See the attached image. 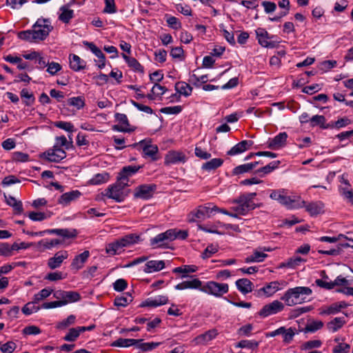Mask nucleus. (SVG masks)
Segmentation results:
<instances>
[{"mask_svg": "<svg viewBox=\"0 0 353 353\" xmlns=\"http://www.w3.org/2000/svg\"><path fill=\"white\" fill-rule=\"evenodd\" d=\"M312 294V290L309 287L297 286L290 288L283 294L281 299L288 306H294L302 304L310 301L308 298Z\"/></svg>", "mask_w": 353, "mask_h": 353, "instance_id": "f257e3e1", "label": "nucleus"}, {"mask_svg": "<svg viewBox=\"0 0 353 353\" xmlns=\"http://www.w3.org/2000/svg\"><path fill=\"white\" fill-rule=\"evenodd\" d=\"M188 236V233L186 230L176 228L169 229L156 236V249L159 248H168L172 241L176 239L184 240Z\"/></svg>", "mask_w": 353, "mask_h": 353, "instance_id": "f03ea898", "label": "nucleus"}, {"mask_svg": "<svg viewBox=\"0 0 353 353\" xmlns=\"http://www.w3.org/2000/svg\"><path fill=\"white\" fill-rule=\"evenodd\" d=\"M256 196V192L241 195L232 202V210L240 215H245L249 211L256 208V205L253 201Z\"/></svg>", "mask_w": 353, "mask_h": 353, "instance_id": "7ed1b4c3", "label": "nucleus"}, {"mask_svg": "<svg viewBox=\"0 0 353 353\" xmlns=\"http://www.w3.org/2000/svg\"><path fill=\"white\" fill-rule=\"evenodd\" d=\"M128 183L117 176L115 183L110 185L105 190L104 196L117 202H122L128 195L127 187Z\"/></svg>", "mask_w": 353, "mask_h": 353, "instance_id": "20e7f679", "label": "nucleus"}, {"mask_svg": "<svg viewBox=\"0 0 353 353\" xmlns=\"http://www.w3.org/2000/svg\"><path fill=\"white\" fill-rule=\"evenodd\" d=\"M201 291L215 297H221L228 292L229 285L227 283L210 281L206 282L204 285L202 284Z\"/></svg>", "mask_w": 353, "mask_h": 353, "instance_id": "39448f33", "label": "nucleus"}, {"mask_svg": "<svg viewBox=\"0 0 353 353\" xmlns=\"http://www.w3.org/2000/svg\"><path fill=\"white\" fill-rule=\"evenodd\" d=\"M213 209H216L215 205L210 203L199 206L190 214L188 217L189 221L195 222L209 218L213 212Z\"/></svg>", "mask_w": 353, "mask_h": 353, "instance_id": "423d86ee", "label": "nucleus"}, {"mask_svg": "<svg viewBox=\"0 0 353 353\" xmlns=\"http://www.w3.org/2000/svg\"><path fill=\"white\" fill-rule=\"evenodd\" d=\"M255 32L259 43L263 48H274L279 43V41L274 40L276 36L270 34L264 28H257Z\"/></svg>", "mask_w": 353, "mask_h": 353, "instance_id": "0eeeda50", "label": "nucleus"}, {"mask_svg": "<svg viewBox=\"0 0 353 353\" xmlns=\"http://www.w3.org/2000/svg\"><path fill=\"white\" fill-rule=\"evenodd\" d=\"M40 157L50 162L59 163L66 157V152L59 145H54L52 149L42 153Z\"/></svg>", "mask_w": 353, "mask_h": 353, "instance_id": "6e6552de", "label": "nucleus"}, {"mask_svg": "<svg viewBox=\"0 0 353 353\" xmlns=\"http://www.w3.org/2000/svg\"><path fill=\"white\" fill-rule=\"evenodd\" d=\"M129 146L142 150L143 157L150 158L152 160H154V146L152 144V139H144L139 143L130 145Z\"/></svg>", "mask_w": 353, "mask_h": 353, "instance_id": "1a4fd4ad", "label": "nucleus"}, {"mask_svg": "<svg viewBox=\"0 0 353 353\" xmlns=\"http://www.w3.org/2000/svg\"><path fill=\"white\" fill-rule=\"evenodd\" d=\"M53 297L60 301H65L66 305L74 303L81 299L79 292L75 291H64L61 290H56L53 292Z\"/></svg>", "mask_w": 353, "mask_h": 353, "instance_id": "9d476101", "label": "nucleus"}, {"mask_svg": "<svg viewBox=\"0 0 353 353\" xmlns=\"http://www.w3.org/2000/svg\"><path fill=\"white\" fill-rule=\"evenodd\" d=\"M284 309V305L279 301L275 300L269 304L265 305L259 311V314L263 318L277 314Z\"/></svg>", "mask_w": 353, "mask_h": 353, "instance_id": "9b49d317", "label": "nucleus"}, {"mask_svg": "<svg viewBox=\"0 0 353 353\" xmlns=\"http://www.w3.org/2000/svg\"><path fill=\"white\" fill-rule=\"evenodd\" d=\"M114 119L119 124L112 126L113 130L121 132H130L134 130V128H130L126 114L117 112L114 114Z\"/></svg>", "mask_w": 353, "mask_h": 353, "instance_id": "f8f14e48", "label": "nucleus"}, {"mask_svg": "<svg viewBox=\"0 0 353 353\" xmlns=\"http://www.w3.org/2000/svg\"><path fill=\"white\" fill-rule=\"evenodd\" d=\"M154 185H141L136 188L134 195L136 198L147 200L153 196Z\"/></svg>", "mask_w": 353, "mask_h": 353, "instance_id": "ddd939ff", "label": "nucleus"}, {"mask_svg": "<svg viewBox=\"0 0 353 353\" xmlns=\"http://www.w3.org/2000/svg\"><path fill=\"white\" fill-rule=\"evenodd\" d=\"M68 257V253L66 250L57 252L54 256L48 260V267L51 270L59 268L63 261Z\"/></svg>", "mask_w": 353, "mask_h": 353, "instance_id": "4468645a", "label": "nucleus"}, {"mask_svg": "<svg viewBox=\"0 0 353 353\" xmlns=\"http://www.w3.org/2000/svg\"><path fill=\"white\" fill-rule=\"evenodd\" d=\"M288 139V134L285 132H280L273 139H270L268 141V147L270 149L278 150L283 148Z\"/></svg>", "mask_w": 353, "mask_h": 353, "instance_id": "2eb2a0df", "label": "nucleus"}, {"mask_svg": "<svg viewBox=\"0 0 353 353\" xmlns=\"http://www.w3.org/2000/svg\"><path fill=\"white\" fill-rule=\"evenodd\" d=\"M186 160V155L181 151H170L165 157L166 164L183 163Z\"/></svg>", "mask_w": 353, "mask_h": 353, "instance_id": "dca6fc26", "label": "nucleus"}, {"mask_svg": "<svg viewBox=\"0 0 353 353\" xmlns=\"http://www.w3.org/2000/svg\"><path fill=\"white\" fill-rule=\"evenodd\" d=\"M217 334L218 332L216 330H210L195 337L192 342L196 345H204L208 344L212 339H215Z\"/></svg>", "mask_w": 353, "mask_h": 353, "instance_id": "f3484780", "label": "nucleus"}, {"mask_svg": "<svg viewBox=\"0 0 353 353\" xmlns=\"http://www.w3.org/2000/svg\"><path fill=\"white\" fill-rule=\"evenodd\" d=\"M253 145V141L250 140H243L234 145L227 152L229 156H235L240 154L250 148Z\"/></svg>", "mask_w": 353, "mask_h": 353, "instance_id": "a211bd4d", "label": "nucleus"}, {"mask_svg": "<svg viewBox=\"0 0 353 353\" xmlns=\"http://www.w3.org/2000/svg\"><path fill=\"white\" fill-rule=\"evenodd\" d=\"M303 208L310 216H315L324 212L325 205L321 201H312L307 204L305 202Z\"/></svg>", "mask_w": 353, "mask_h": 353, "instance_id": "6ab92c4d", "label": "nucleus"}, {"mask_svg": "<svg viewBox=\"0 0 353 353\" xmlns=\"http://www.w3.org/2000/svg\"><path fill=\"white\" fill-rule=\"evenodd\" d=\"M57 234L65 239H73L77 236V231L75 229H47L45 230V234Z\"/></svg>", "mask_w": 353, "mask_h": 353, "instance_id": "aec40b11", "label": "nucleus"}, {"mask_svg": "<svg viewBox=\"0 0 353 353\" xmlns=\"http://www.w3.org/2000/svg\"><path fill=\"white\" fill-rule=\"evenodd\" d=\"M285 285V282L275 281H272L270 283L267 284L264 287H263L260 290L263 291V293L266 295V296H270L273 295L274 293L278 292L279 290L283 288V286Z\"/></svg>", "mask_w": 353, "mask_h": 353, "instance_id": "412c9836", "label": "nucleus"}, {"mask_svg": "<svg viewBox=\"0 0 353 353\" xmlns=\"http://www.w3.org/2000/svg\"><path fill=\"white\" fill-rule=\"evenodd\" d=\"M81 195V192L77 190L65 192L59 197L58 200V203L63 206L68 205L72 201L78 199Z\"/></svg>", "mask_w": 353, "mask_h": 353, "instance_id": "4be33fe9", "label": "nucleus"}, {"mask_svg": "<svg viewBox=\"0 0 353 353\" xmlns=\"http://www.w3.org/2000/svg\"><path fill=\"white\" fill-rule=\"evenodd\" d=\"M143 165H128L124 166L118 174V176L126 181L129 182V177L134 175Z\"/></svg>", "mask_w": 353, "mask_h": 353, "instance_id": "5701e85b", "label": "nucleus"}, {"mask_svg": "<svg viewBox=\"0 0 353 353\" xmlns=\"http://www.w3.org/2000/svg\"><path fill=\"white\" fill-rule=\"evenodd\" d=\"M202 281L198 279H194L190 281H184L176 285L174 288L177 290H183L186 289H195L201 291L202 288Z\"/></svg>", "mask_w": 353, "mask_h": 353, "instance_id": "b1692460", "label": "nucleus"}, {"mask_svg": "<svg viewBox=\"0 0 353 353\" xmlns=\"http://www.w3.org/2000/svg\"><path fill=\"white\" fill-rule=\"evenodd\" d=\"M63 242V240L58 239H43L37 243V246L38 248L43 250H51L54 248H57L59 245L62 244Z\"/></svg>", "mask_w": 353, "mask_h": 353, "instance_id": "393cba45", "label": "nucleus"}, {"mask_svg": "<svg viewBox=\"0 0 353 353\" xmlns=\"http://www.w3.org/2000/svg\"><path fill=\"white\" fill-rule=\"evenodd\" d=\"M118 241L123 250V248L125 247H128L130 245L139 242L141 241V237L137 234L132 233L123 236L118 239Z\"/></svg>", "mask_w": 353, "mask_h": 353, "instance_id": "a878e982", "label": "nucleus"}, {"mask_svg": "<svg viewBox=\"0 0 353 353\" xmlns=\"http://www.w3.org/2000/svg\"><path fill=\"white\" fill-rule=\"evenodd\" d=\"M89 256L90 252L88 250H85L81 254L77 255L71 263L72 268L77 270L81 269Z\"/></svg>", "mask_w": 353, "mask_h": 353, "instance_id": "bb28decb", "label": "nucleus"}, {"mask_svg": "<svg viewBox=\"0 0 353 353\" xmlns=\"http://www.w3.org/2000/svg\"><path fill=\"white\" fill-rule=\"evenodd\" d=\"M70 67L72 70L75 72L80 71L85 68V61L81 59L77 54H70Z\"/></svg>", "mask_w": 353, "mask_h": 353, "instance_id": "cd10ccee", "label": "nucleus"}, {"mask_svg": "<svg viewBox=\"0 0 353 353\" xmlns=\"http://www.w3.org/2000/svg\"><path fill=\"white\" fill-rule=\"evenodd\" d=\"M258 164H259V161H255L239 165L232 170V174L239 175L250 172L251 170L255 168Z\"/></svg>", "mask_w": 353, "mask_h": 353, "instance_id": "c85d7f7f", "label": "nucleus"}, {"mask_svg": "<svg viewBox=\"0 0 353 353\" xmlns=\"http://www.w3.org/2000/svg\"><path fill=\"white\" fill-rule=\"evenodd\" d=\"M237 289L243 294L252 291L253 283L248 279H240L236 281Z\"/></svg>", "mask_w": 353, "mask_h": 353, "instance_id": "c756f323", "label": "nucleus"}, {"mask_svg": "<svg viewBox=\"0 0 353 353\" xmlns=\"http://www.w3.org/2000/svg\"><path fill=\"white\" fill-rule=\"evenodd\" d=\"M346 323L344 316L335 317L327 324L328 330L331 332H336Z\"/></svg>", "mask_w": 353, "mask_h": 353, "instance_id": "7c9ffc66", "label": "nucleus"}, {"mask_svg": "<svg viewBox=\"0 0 353 353\" xmlns=\"http://www.w3.org/2000/svg\"><path fill=\"white\" fill-rule=\"evenodd\" d=\"M310 125L312 128L319 126L321 129H327L330 125L326 123V119L323 115L316 114L310 119Z\"/></svg>", "mask_w": 353, "mask_h": 353, "instance_id": "2f4dec72", "label": "nucleus"}, {"mask_svg": "<svg viewBox=\"0 0 353 353\" xmlns=\"http://www.w3.org/2000/svg\"><path fill=\"white\" fill-rule=\"evenodd\" d=\"M6 203L12 207L14 213L17 214H21L23 212V204L21 201H17L14 196L9 195H4Z\"/></svg>", "mask_w": 353, "mask_h": 353, "instance_id": "473e14b6", "label": "nucleus"}, {"mask_svg": "<svg viewBox=\"0 0 353 353\" xmlns=\"http://www.w3.org/2000/svg\"><path fill=\"white\" fill-rule=\"evenodd\" d=\"M198 270L197 266L194 265H183L173 269L174 273L182 274L181 278H185L189 273L196 272Z\"/></svg>", "mask_w": 353, "mask_h": 353, "instance_id": "72a5a7b5", "label": "nucleus"}, {"mask_svg": "<svg viewBox=\"0 0 353 353\" xmlns=\"http://www.w3.org/2000/svg\"><path fill=\"white\" fill-rule=\"evenodd\" d=\"M267 256L268 254L264 253L263 251L255 250L250 256H248L245 259V262L247 263L262 262Z\"/></svg>", "mask_w": 353, "mask_h": 353, "instance_id": "f704fd0d", "label": "nucleus"}, {"mask_svg": "<svg viewBox=\"0 0 353 353\" xmlns=\"http://www.w3.org/2000/svg\"><path fill=\"white\" fill-rule=\"evenodd\" d=\"M223 163V160L221 158H214L211 160L205 162L202 165L201 168L203 170L210 172L212 170H216V168L221 167Z\"/></svg>", "mask_w": 353, "mask_h": 353, "instance_id": "c9c22d12", "label": "nucleus"}, {"mask_svg": "<svg viewBox=\"0 0 353 353\" xmlns=\"http://www.w3.org/2000/svg\"><path fill=\"white\" fill-rule=\"evenodd\" d=\"M46 29L34 28L32 30L33 35L36 40L43 41L49 35L50 32L52 30L53 27L48 26L46 27Z\"/></svg>", "mask_w": 353, "mask_h": 353, "instance_id": "e433bc0d", "label": "nucleus"}, {"mask_svg": "<svg viewBox=\"0 0 353 353\" xmlns=\"http://www.w3.org/2000/svg\"><path fill=\"white\" fill-rule=\"evenodd\" d=\"M133 300V298L130 292L123 294L120 296H117L114 299V304L117 307H125Z\"/></svg>", "mask_w": 353, "mask_h": 353, "instance_id": "4c0bfd02", "label": "nucleus"}, {"mask_svg": "<svg viewBox=\"0 0 353 353\" xmlns=\"http://www.w3.org/2000/svg\"><path fill=\"white\" fill-rule=\"evenodd\" d=\"M175 89L179 94L185 97L191 95L192 92V88L184 81H179L176 83L175 85Z\"/></svg>", "mask_w": 353, "mask_h": 353, "instance_id": "58836bf2", "label": "nucleus"}, {"mask_svg": "<svg viewBox=\"0 0 353 353\" xmlns=\"http://www.w3.org/2000/svg\"><path fill=\"white\" fill-rule=\"evenodd\" d=\"M289 203V210L300 209L305 206V201L299 195L290 196Z\"/></svg>", "mask_w": 353, "mask_h": 353, "instance_id": "ea45409f", "label": "nucleus"}, {"mask_svg": "<svg viewBox=\"0 0 353 353\" xmlns=\"http://www.w3.org/2000/svg\"><path fill=\"white\" fill-rule=\"evenodd\" d=\"M280 163H281L280 161H272L267 165L262 167L260 169L257 170L256 172L259 174V175L260 176L263 177V176H265L266 174L272 172L275 169H276L279 167Z\"/></svg>", "mask_w": 353, "mask_h": 353, "instance_id": "a19ab883", "label": "nucleus"}, {"mask_svg": "<svg viewBox=\"0 0 353 353\" xmlns=\"http://www.w3.org/2000/svg\"><path fill=\"white\" fill-rule=\"evenodd\" d=\"M122 57L127 62L128 66L135 72H143V69L139 61L134 57H128L125 54L122 53Z\"/></svg>", "mask_w": 353, "mask_h": 353, "instance_id": "79ce46f5", "label": "nucleus"}, {"mask_svg": "<svg viewBox=\"0 0 353 353\" xmlns=\"http://www.w3.org/2000/svg\"><path fill=\"white\" fill-rule=\"evenodd\" d=\"M321 276L324 279H316L315 281V283L318 287L321 288H324L326 290H332L334 288L333 281H327L329 279L327 275H326L325 271H322L321 273Z\"/></svg>", "mask_w": 353, "mask_h": 353, "instance_id": "37998d69", "label": "nucleus"}, {"mask_svg": "<svg viewBox=\"0 0 353 353\" xmlns=\"http://www.w3.org/2000/svg\"><path fill=\"white\" fill-rule=\"evenodd\" d=\"M141 340H137L134 339H122L120 338L112 344V346L116 347H130L132 345H137Z\"/></svg>", "mask_w": 353, "mask_h": 353, "instance_id": "c03bdc74", "label": "nucleus"}, {"mask_svg": "<svg viewBox=\"0 0 353 353\" xmlns=\"http://www.w3.org/2000/svg\"><path fill=\"white\" fill-rule=\"evenodd\" d=\"M164 19L165 20L168 26L173 30H177L181 28L182 24L179 19L176 17L172 16L170 14H166L164 17Z\"/></svg>", "mask_w": 353, "mask_h": 353, "instance_id": "a18cd8bd", "label": "nucleus"}, {"mask_svg": "<svg viewBox=\"0 0 353 353\" xmlns=\"http://www.w3.org/2000/svg\"><path fill=\"white\" fill-rule=\"evenodd\" d=\"M60 10L61 13L59 16V19L65 23H68L74 17L73 10L68 9L65 6H62Z\"/></svg>", "mask_w": 353, "mask_h": 353, "instance_id": "49530a36", "label": "nucleus"}, {"mask_svg": "<svg viewBox=\"0 0 353 353\" xmlns=\"http://www.w3.org/2000/svg\"><path fill=\"white\" fill-rule=\"evenodd\" d=\"M75 321L76 316L70 314L67 317V319L59 322L56 325V328L60 330H64L69 326L74 325Z\"/></svg>", "mask_w": 353, "mask_h": 353, "instance_id": "de8ad7c7", "label": "nucleus"}, {"mask_svg": "<svg viewBox=\"0 0 353 353\" xmlns=\"http://www.w3.org/2000/svg\"><path fill=\"white\" fill-rule=\"evenodd\" d=\"M106 252L110 255L119 254L123 250L118 240L109 243L105 248Z\"/></svg>", "mask_w": 353, "mask_h": 353, "instance_id": "09e8293b", "label": "nucleus"}, {"mask_svg": "<svg viewBox=\"0 0 353 353\" xmlns=\"http://www.w3.org/2000/svg\"><path fill=\"white\" fill-rule=\"evenodd\" d=\"M81 333V332L80 331L79 326L70 328L68 332L63 337V339L66 341L74 342L77 339Z\"/></svg>", "mask_w": 353, "mask_h": 353, "instance_id": "8fccbe9b", "label": "nucleus"}, {"mask_svg": "<svg viewBox=\"0 0 353 353\" xmlns=\"http://www.w3.org/2000/svg\"><path fill=\"white\" fill-rule=\"evenodd\" d=\"M109 174L107 172L99 173L90 179V183L92 185H100L106 183L109 180Z\"/></svg>", "mask_w": 353, "mask_h": 353, "instance_id": "3c124183", "label": "nucleus"}, {"mask_svg": "<svg viewBox=\"0 0 353 353\" xmlns=\"http://www.w3.org/2000/svg\"><path fill=\"white\" fill-rule=\"evenodd\" d=\"M259 343L254 340H242L239 341L236 345V347L239 348H248L254 350L258 347Z\"/></svg>", "mask_w": 353, "mask_h": 353, "instance_id": "603ef678", "label": "nucleus"}, {"mask_svg": "<svg viewBox=\"0 0 353 353\" xmlns=\"http://www.w3.org/2000/svg\"><path fill=\"white\" fill-rule=\"evenodd\" d=\"M295 329H293L292 327H290L288 329H286L285 327L283 326V332L281 334L283 337V343H290L293 340V338L295 335Z\"/></svg>", "mask_w": 353, "mask_h": 353, "instance_id": "864d4df0", "label": "nucleus"}, {"mask_svg": "<svg viewBox=\"0 0 353 353\" xmlns=\"http://www.w3.org/2000/svg\"><path fill=\"white\" fill-rule=\"evenodd\" d=\"M68 104L70 106L77 108L78 110H80L84 107L85 101L83 98L81 97H71L68 99Z\"/></svg>", "mask_w": 353, "mask_h": 353, "instance_id": "5fc2aeb1", "label": "nucleus"}, {"mask_svg": "<svg viewBox=\"0 0 353 353\" xmlns=\"http://www.w3.org/2000/svg\"><path fill=\"white\" fill-rule=\"evenodd\" d=\"M54 126L58 128L64 130L68 132H73L76 131L74 125L72 123L68 121H57L54 123Z\"/></svg>", "mask_w": 353, "mask_h": 353, "instance_id": "6e6d98bb", "label": "nucleus"}, {"mask_svg": "<svg viewBox=\"0 0 353 353\" xmlns=\"http://www.w3.org/2000/svg\"><path fill=\"white\" fill-rule=\"evenodd\" d=\"M21 97L25 99L24 103L26 105L29 106L34 102V97L32 93H30L27 89H22L21 91Z\"/></svg>", "mask_w": 353, "mask_h": 353, "instance_id": "4d7b16f0", "label": "nucleus"}, {"mask_svg": "<svg viewBox=\"0 0 353 353\" xmlns=\"http://www.w3.org/2000/svg\"><path fill=\"white\" fill-rule=\"evenodd\" d=\"M190 81L194 86L200 87L202 83H205L208 81V77L207 74L197 77L195 74H193L190 77Z\"/></svg>", "mask_w": 353, "mask_h": 353, "instance_id": "13d9d810", "label": "nucleus"}, {"mask_svg": "<svg viewBox=\"0 0 353 353\" xmlns=\"http://www.w3.org/2000/svg\"><path fill=\"white\" fill-rule=\"evenodd\" d=\"M285 193H286V190H285V189L273 190L271 191L270 197L272 199L277 201L279 203H281Z\"/></svg>", "mask_w": 353, "mask_h": 353, "instance_id": "bf43d9fd", "label": "nucleus"}, {"mask_svg": "<svg viewBox=\"0 0 353 353\" xmlns=\"http://www.w3.org/2000/svg\"><path fill=\"white\" fill-rule=\"evenodd\" d=\"M18 38L29 42L35 41L32 30L21 31L18 33Z\"/></svg>", "mask_w": 353, "mask_h": 353, "instance_id": "052dcab7", "label": "nucleus"}, {"mask_svg": "<svg viewBox=\"0 0 353 353\" xmlns=\"http://www.w3.org/2000/svg\"><path fill=\"white\" fill-rule=\"evenodd\" d=\"M17 344L12 341H8L0 346V350L3 353H12L17 348Z\"/></svg>", "mask_w": 353, "mask_h": 353, "instance_id": "680f3d73", "label": "nucleus"}, {"mask_svg": "<svg viewBox=\"0 0 353 353\" xmlns=\"http://www.w3.org/2000/svg\"><path fill=\"white\" fill-rule=\"evenodd\" d=\"M28 217L33 221H41L48 219L50 216H47L44 212L32 211L28 214Z\"/></svg>", "mask_w": 353, "mask_h": 353, "instance_id": "e2e57ef3", "label": "nucleus"}, {"mask_svg": "<svg viewBox=\"0 0 353 353\" xmlns=\"http://www.w3.org/2000/svg\"><path fill=\"white\" fill-rule=\"evenodd\" d=\"M34 303L32 302H29L26 303L23 307H22V312L25 315H30L33 312H37L39 310L40 307H37L34 305Z\"/></svg>", "mask_w": 353, "mask_h": 353, "instance_id": "0e129e2a", "label": "nucleus"}, {"mask_svg": "<svg viewBox=\"0 0 353 353\" xmlns=\"http://www.w3.org/2000/svg\"><path fill=\"white\" fill-rule=\"evenodd\" d=\"M159 111L166 114H178L182 111V108L180 105H176L162 108Z\"/></svg>", "mask_w": 353, "mask_h": 353, "instance_id": "69168bd1", "label": "nucleus"}, {"mask_svg": "<svg viewBox=\"0 0 353 353\" xmlns=\"http://www.w3.org/2000/svg\"><path fill=\"white\" fill-rule=\"evenodd\" d=\"M323 326V323L321 321H315L308 323L306 325V330L310 332H314L320 329H321Z\"/></svg>", "mask_w": 353, "mask_h": 353, "instance_id": "338daca9", "label": "nucleus"}, {"mask_svg": "<svg viewBox=\"0 0 353 353\" xmlns=\"http://www.w3.org/2000/svg\"><path fill=\"white\" fill-rule=\"evenodd\" d=\"M350 350V345L347 343H340L333 349V353H348Z\"/></svg>", "mask_w": 353, "mask_h": 353, "instance_id": "774afa93", "label": "nucleus"}]
</instances>
